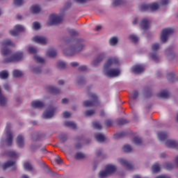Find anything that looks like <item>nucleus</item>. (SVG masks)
I'll return each mask as SVG.
<instances>
[{
	"instance_id": "obj_19",
	"label": "nucleus",
	"mask_w": 178,
	"mask_h": 178,
	"mask_svg": "<svg viewBox=\"0 0 178 178\" xmlns=\"http://www.w3.org/2000/svg\"><path fill=\"white\" fill-rule=\"evenodd\" d=\"M47 90L49 92H50L51 94H59V92H60V90L58 89V88H55L54 86H48L47 88Z\"/></svg>"
},
{
	"instance_id": "obj_36",
	"label": "nucleus",
	"mask_w": 178,
	"mask_h": 178,
	"mask_svg": "<svg viewBox=\"0 0 178 178\" xmlns=\"http://www.w3.org/2000/svg\"><path fill=\"white\" fill-rule=\"evenodd\" d=\"M107 176H110L106 169L104 171H100L99 173V178H104L107 177Z\"/></svg>"
},
{
	"instance_id": "obj_56",
	"label": "nucleus",
	"mask_w": 178,
	"mask_h": 178,
	"mask_svg": "<svg viewBox=\"0 0 178 178\" xmlns=\"http://www.w3.org/2000/svg\"><path fill=\"white\" fill-rule=\"evenodd\" d=\"M86 83V78L84 76L78 77V84H84Z\"/></svg>"
},
{
	"instance_id": "obj_13",
	"label": "nucleus",
	"mask_w": 178,
	"mask_h": 178,
	"mask_svg": "<svg viewBox=\"0 0 178 178\" xmlns=\"http://www.w3.org/2000/svg\"><path fill=\"white\" fill-rule=\"evenodd\" d=\"M165 144L168 148H178V143L176 140L168 139Z\"/></svg>"
},
{
	"instance_id": "obj_29",
	"label": "nucleus",
	"mask_w": 178,
	"mask_h": 178,
	"mask_svg": "<svg viewBox=\"0 0 178 178\" xmlns=\"http://www.w3.org/2000/svg\"><path fill=\"white\" fill-rule=\"evenodd\" d=\"M152 170L154 173H159V172H161V167L159 166V163H155L152 167Z\"/></svg>"
},
{
	"instance_id": "obj_41",
	"label": "nucleus",
	"mask_w": 178,
	"mask_h": 178,
	"mask_svg": "<svg viewBox=\"0 0 178 178\" xmlns=\"http://www.w3.org/2000/svg\"><path fill=\"white\" fill-rule=\"evenodd\" d=\"M173 163L169 162L165 163L164 165V168L165 169H166V170H172V169H173Z\"/></svg>"
},
{
	"instance_id": "obj_35",
	"label": "nucleus",
	"mask_w": 178,
	"mask_h": 178,
	"mask_svg": "<svg viewBox=\"0 0 178 178\" xmlns=\"http://www.w3.org/2000/svg\"><path fill=\"white\" fill-rule=\"evenodd\" d=\"M23 72L19 70H15L13 72V75L14 77H22Z\"/></svg>"
},
{
	"instance_id": "obj_34",
	"label": "nucleus",
	"mask_w": 178,
	"mask_h": 178,
	"mask_svg": "<svg viewBox=\"0 0 178 178\" xmlns=\"http://www.w3.org/2000/svg\"><path fill=\"white\" fill-rule=\"evenodd\" d=\"M8 77H9V74L6 70H3L0 72V79L5 80V79H8Z\"/></svg>"
},
{
	"instance_id": "obj_22",
	"label": "nucleus",
	"mask_w": 178,
	"mask_h": 178,
	"mask_svg": "<svg viewBox=\"0 0 178 178\" xmlns=\"http://www.w3.org/2000/svg\"><path fill=\"white\" fill-rule=\"evenodd\" d=\"M106 170L107 171V173L111 175V173L116 172V167L112 165H107L106 166Z\"/></svg>"
},
{
	"instance_id": "obj_3",
	"label": "nucleus",
	"mask_w": 178,
	"mask_h": 178,
	"mask_svg": "<svg viewBox=\"0 0 178 178\" xmlns=\"http://www.w3.org/2000/svg\"><path fill=\"white\" fill-rule=\"evenodd\" d=\"M1 55H4L5 56L10 55V50L6 47H13L14 44L12 43V41L9 39L3 40L1 42Z\"/></svg>"
},
{
	"instance_id": "obj_21",
	"label": "nucleus",
	"mask_w": 178,
	"mask_h": 178,
	"mask_svg": "<svg viewBox=\"0 0 178 178\" xmlns=\"http://www.w3.org/2000/svg\"><path fill=\"white\" fill-rule=\"evenodd\" d=\"M31 12L34 15L40 13V12H41V8H40L38 5H33L31 7Z\"/></svg>"
},
{
	"instance_id": "obj_47",
	"label": "nucleus",
	"mask_w": 178,
	"mask_h": 178,
	"mask_svg": "<svg viewBox=\"0 0 178 178\" xmlns=\"http://www.w3.org/2000/svg\"><path fill=\"white\" fill-rule=\"evenodd\" d=\"M158 138L160 140V141H165L168 138L167 134H159Z\"/></svg>"
},
{
	"instance_id": "obj_57",
	"label": "nucleus",
	"mask_w": 178,
	"mask_h": 178,
	"mask_svg": "<svg viewBox=\"0 0 178 178\" xmlns=\"http://www.w3.org/2000/svg\"><path fill=\"white\" fill-rule=\"evenodd\" d=\"M113 124V122L112 121V120H106L105 121V125L107 127H111L112 125Z\"/></svg>"
},
{
	"instance_id": "obj_14",
	"label": "nucleus",
	"mask_w": 178,
	"mask_h": 178,
	"mask_svg": "<svg viewBox=\"0 0 178 178\" xmlns=\"http://www.w3.org/2000/svg\"><path fill=\"white\" fill-rule=\"evenodd\" d=\"M55 111H56V108H52L50 111H44L43 113L44 119H51L55 114Z\"/></svg>"
},
{
	"instance_id": "obj_48",
	"label": "nucleus",
	"mask_w": 178,
	"mask_h": 178,
	"mask_svg": "<svg viewBox=\"0 0 178 178\" xmlns=\"http://www.w3.org/2000/svg\"><path fill=\"white\" fill-rule=\"evenodd\" d=\"M13 3L16 6H22L24 3V1L23 0H13Z\"/></svg>"
},
{
	"instance_id": "obj_12",
	"label": "nucleus",
	"mask_w": 178,
	"mask_h": 178,
	"mask_svg": "<svg viewBox=\"0 0 178 178\" xmlns=\"http://www.w3.org/2000/svg\"><path fill=\"white\" fill-rule=\"evenodd\" d=\"M105 59V53H101L99 54L95 60L92 62V66H98L100 62H102Z\"/></svg>"
},
{
	"instance_id": "obj_17",
	"label": "nucleus",
	"mask_w": 178,
	"mask_h": 178,
	"mask_svg": "<svg viewBox=\"0 0 178 178\" xmlns=\"http://www.w3.org/2000/svg\"><path fill=\"white\" fill-rule=\"evenodd\" d=\"M140 26L145 31V30L149 29V22L147 19H143L140 22Z\"/></svg>"
},
{
	"instance_id": "obj_43",
	"label": "nucleus",
	"mask_w": 178,
	"mask_h": 178,
	"mask_svg": "<svg viewBox=\"0 0 178 178\" xmlns=\"http://www.w3.org/2000/svg\"><path fill=\"white\" fill-rule=\"evenodd\" d=\"M123 0H113V6H119L120 5H123Z\"/></svg>"
},
{
	"instance_id": "obj_54",
	"label": "nucleus",
	"mask_w": 178,
	"mask_h": 178,
	"mask_svg": "<svg viewBox=\"0 0 178 178\" xmlns=\"http://www.w3.org/2000/svg\"><path fill=\"white\" fill-rule=\"evenodd\" d=\"M138 98V92L137 90H134L131 94V99L134 101Z\"/></svg>"
},
{
	"instance_id": "obj_2",
	"label": "nucleus",
	"mask_w": 178,
	"mask_h": 178,
	"mask_svg": "<svg viewBox=\"0 0 178 178\" xmlns=\"http://www.w3.org/2000/svg\"><path fill=\"white\" fill-rule=\"evenodd\" d=\"M90 100H86L83 102L85 108H91V106H98L99 105V99L97 94L90 92L88 94Z\"/></svg>"
},
{
	"instance_id": "obj_5",
	"label": "nucleus",
	"mask_w": 178,
	"mask_h": 178,
	"mask_svg": "<svg viewBox=\"0 0 178 178\" xmlns=\"http://www.w3.org/2000/svg\"><path fill=\"white\" fill-rule=\"evenodd\" d=\"M23 58V53L17 52L12 56L7 58L3 60V63H9L10 62H19V60H22Z\"/></svg>"
},
{
	"instance_id": "obj_60",
	"label": "nucleus",
	"mask_w": 178,
	"mask_h": 178,
	"mask_svg": "<svg viewBox=\"0 0 178 178\" xmlns=\"http://www.w3.org/2000/svg\"><path fill=\"white\" fill-rule=\"evenodd\" d=\"M72 114H70V113L69 111H65L63 113V118H65V119H69V118H70Z\"/></svg>"
},
{
	"instance_id": "obj_61",
	"label": "nucleus",
	"mask_w": 178,
	"mask_h": 178,
	"mask_svg": "<svg viewBox=\"0 0 178 178\" xmlns=\"http://www.w3.org/2000/svg\"><path fill=\"white\" fill-rule=\"evenodd\" d=\"M78 70H79V72H86V70H87V66L81 65L79 67Z\"/></svg>"
},
{
	"instance_id": "obj_53",
	"label": "nucleus",
	"mask_w": 178,
	"mask_h": 178,
	"mask_svg": "<svg viewBox=\"0 0 178 178\" xmlns=\"http://www.w3.org/2000/svg\"><path fill=\"white\" fill-rule=\"evenodd\" d=\"M94 113H95V111L94 110H88L85 112V115L86 116H92V115H94Z\"/></svg>"
},
{
	"instance_id": "obj_18",
	"label": "nucleus",
	"mask_w": 178,
	"mask_h": 178,
	"mask_svg": "<svg viewBox=\"0 0 178 178\" xmlns=\"http://www.w3.org/2000/svg\"><path fill=\"white\" fill-rule=\"evenodd\" d=\"M64 125L65 126V127H69L70 129H72L73 130H76L77 129V125L72 121H66L64 123Z\"/></svg>"
},
{
	"instance_id": "obj_59",
	"label": "nucleus",
	"mask_w": 178,
	"mask_h": 178,
	"mask_svg": "<svg viewBox=\"0 0 178 178\" xmlns=\"http://www.w3.org/2000/svg\"><path fill=\"white\" fill-rule=\"evenodd\" d=\"M175 73L171 72L167 74L168 79H169V80H171V81H173V79H175Z\"/></svg>"
},
{
	"instance_id": "obj_62",
	"label": "nucleus",
	"mask_w": 178,
	"mask_h": 178,
	"mask_svg": "<svg viewBox=\"0 0 178 178\" xmlns=\"http://www.w3.org/2000/svg\"><path fill=\"white\" fill-rule=\"evenodd\" d=\"M8 155L10 158H16V153L15 152H9Z\"/></svg>"
},
{
	"instance_id": "obj_6",
	"label": "nucleus",
	"mask_w": 178,
	"mask_h": 178,
	"mask_svg": "<svg viewBox=\"0 0 178 178\" xmlns=\"http://www.w3.org/2000/svg\"><path fill=\"white\" fill-rule=\"evenodd\" d=\"M172 33H175L173 29L166 28L162 30L160 40L161 42H166L169 35H172Z\"/></svg>"
},
{
	"instance_id": "obj_10",
	"label": "nucleus",
	"mask_w": 178,
	"mask_h": 178,
	"mask_svg": "<svg viewBox=\"0 0 178 178\" xmlns=\"http://www.w3.org/2000/svg\"><path fill=\"white\" fill-rule=\"evenodd\" d=\"M120 163H121L122 166L126 168L127 170H133V163H131V161H129L124 159H120Z\"/></svg>"
},
{
	"instance_id": "obj_49",
	"label": "nucleus",
	"mask_w": 178,
	"mask_h": 178,
	"mask_svg": "<svg viewBox=\"0 0 178 178\" xmlns=\"http://www.w3.org/2000/svg\"><path fill=\"white\" fill-rule=\"evenodd\" d=\"M92 127L97 130H101L102 129V126L98 122H92Z\"/></svg>"
},
{
	"instance_id": "obj_38",
	"label": "nucleus",
	"mask_w": 178,
	"mask_h": 178,
	"mask_svg": "<svg viewBox=\"0 0 178 178\" xmlns=\"http://www.w3.org/2000/svg\"><path fill=\"white\" fill-rule=\"evenodd\" d=\"M33 59H34L35 62H36V63H44V62H45L44 58H42L40 56H34Z\"/></svg>"
},
{
	"instance_id": "obj_50",
	"label": "nucleus",
	"mask_w": 178,
	"mask_h": 178,
	"mask_svg": "<svg viewBox=\"0 0 178 178\" xmlns=\"http://www.w3.org/2000/svg\"><path fill=\"white\" fill-rule=\"evenodd\" d=\"M159 49V44L158 43L153 44L152 45V50L153 52H156Z\"/></svg>"
},
{
	"instance_id": "obj_24",
	"label": "nucleus",
	"mask_w": 178,
	"mask_h": 178,
	"mask_svg": "<svg viewBox=\"0 0 178 178\" xmlns=\"http://www.w3.org/2000/svg\"><path fill=\"white\" fill-rule=\"evenodd\" d=\"M12 143H13V135L8 134L6 136V144L8 147H10L12 145Z\"/></svg>"
},
{
	"instance_id": "obj_30",
	"label": "nucleus",
	"mask_w": 178,
	"mask_h": 178,
	"mask_svg": "<svg viewBox=\"0 0 178 178\" xmlns=\"http://www.w3.org/2000/svg\"><path fill=\"white\" fill-rule=\"evenodd\" d=\"M67 135L66 134H60L58 135V139L59 141L62 143H66V141H67Z\"/></svg>"
},
{
	"instance_id": "obj_32",
	"label": "nucleus",
	"mask_w": 178,
	"mask_h": 178,
	"mask_svg": "<svg viewBox=\"0 0 178 178\" xmlns=\"http://www.w3.org/2000/svg\"><path fill=\"white\" fill-rule=\"evenodd\" d=\"M67 31L70 37H77V35H79V32L75 29H67Z\"/></svg>"
},
{
	"instance_id": "obj_40",
	"label": "nucleus",
	"mask_w": 178,
	"mask_h": 178,
	"mask_svg": "<svg viewBox=\"0 0 178 178\" xmlns=\"http://www.w3.org/2000/svg\"><path fill=\"white\" fill-rule=\"evenodd\" d=\"M122 149L124 152H131V150L133 149L131 148V146L130 145H125L123 146Z\"/></svg>"
},
{
	"instance_id": "obj_20",
	"label": "nucleus",
	"mask_w": 178,
	"mask_h": 178,
	"mask_svg": "<svg viewBox=\"0 0 178 178\" xmlns=\"http://www.w3.org/2000/svg\"><path fill=\"white\" fill-rule=\"evenodd\" d=\"M32 108H43L44 104L39 100H35L31 103Z\"/></svg>"
},
{
	"instance_id": "obj_39",
	"label": "nucleus",
	"mask_w": 178,
	"mask_h": 178,
	"mask_svg": "<svg viewBox=\"0 0 178 178\" xmlns=\"http://www.w3.org/2000/svg\"><path fill=\"white\" fill-rule=\"evenodd\" d=\"M129 122L126 119L120 118L117 120V124H119L120 126H122V124H127Z\"/></svg>"
},
{
	"instance_id": "obj_64",
	"label": "nucleus",
	"mask_w": 178,
	"mask_h": 178,
	"mask_svg": "<svg viewBox=\"0 0 178 178\" xmlns=\"http://www.w3.org/2000/svg\"><path fill=\"white\" fill-rule=\"evenodd\" d=\"M70 6H72V2L70 1H69L67 3H65V10L69 9V8H70Z\"/></svg>"
},
{
	"instance_id": "obj_58",
	"label": "nucleus",
	"mask_w": 178,
	"mask_h": 178,
	"mask_svg": "<svg viewBox=\"0 0 178 178\" xmlns=\"http://www.w3.org/2000/svg\"><path fill=\"white\" fill-rule=\"evenodd\" d=\"M150 57L153 60H154V62H158V60H159V58H158V56H156V54L155 53L150 54Z\"/></svg>"
},
{
	"instance_id": "obj_7",
	"label": "nucleus",
	"mask_w": 178,
	"mask_h": 178,
	"mask_svg": "<svg viewBox=\"0 0 178 178\" xmlns=\"http://www.w3.org/2000/svg\"><path fill=\"white\" fill-rule=\"evenodd\" d=\"M59 23H62V17L55 14H51L49 17L47 24V26H54V24H59Z\"/></svg>"
},
{
	"instance_id": "obj_26",
	"label": "nucleus",
	"mask_w": 178,
	"mask_h": 178,
	"mask_svg": "<svg viewBox=\"0 0 178 178\" xmlns=\"http://www.w3.org/2000/svg\"><path fill=\"white\" fill-rule=\"evenodd\" d=\"M132 143H134L135 145H141L143 144V139L138 136H136L133 138Z\"/></svg>"
},
{
	"instance_id": "obj_9",
	"label": "nucleus",
	"mask_w": 178,
	"mask_h": 178,
	"mask_svg": "<svg viewBox=\"0 0 178 178\" xmlns=\"http://www.w3.org/2000/svg\"><path fill=\"white\" fill-rule=\"evenodd\" d=\"M145 70V68L143 65H136L131 67V72L134 73V74H140V73H143Z\"/></svg>"
},
{
	"instance_id": "obj_8",
	"label": "nucleus",
	"mask_w": 178,
	"mask_h": 178,
	"mask_svg": "<svg viewBox=\"0 0 178 178\" xmlns=\"http://www.w3.org/2000/svg\"><path fill=\"white\" fill-rule=\"evenodd\" d=\"M22 31H24V27L20 24H17L15 26L14 30L10 31V34L13 35V37H16L19 35V33H22Z\"/></svg>"
},
{
	"instance_id": "obj_27",
	"label": "nucleus",
	"mask_w": 178,
	"mask_h": 178,
	"mask_svg": "<svg viewBox=\"0 0 178 178\" xmlns=\"http://www.w3.org/2000/svg\"><path fill=\"white\" fill-rule=\"evenodd\" d=\"M158 98H169V92L166 90H163L160 93L157 94Z\"/></svg>"
},
{
	"instance_id": "obj_63",
	"label": "nucleus",
	"mask_w": 178,
	"mask_h": 178,
	"mask_svg": "<svg viewBox=\"0 0 178 178\" xmlns=\"http://www.w3.org/2000/svg\"><path fill=\"white\" fill-rule=\"evenodd\" d=\"M169 0H161L160 5H162L163 6H165V5H168L169 3Z\"/></svg>"
},
{
	"instance_id": "obj_4",
	"label": "nucleus",
	"mask_w": 178,
	"mask_h": 178,
	"mask_svg": "<svg viewBox=\"0 0 178 178\" xmlns=\"http://www.w3.org/2000/svg\"><path fill=\"white\" fill-rule=\"evenodd\" d=\"M159 9V5L157 3H152L150 4H142L140 6V12H154V10H158Z\"/></svg>"
},
{
	"instance_id": "obj_37",
	"label": "nucleus",
	"mask_w": 178,
	"mask_h": 178,
	"mask_svg": "<svg viewBox=\"0 0 178 178\" xmlns=\"http://www.w3.org/2000/svg\"><path fill=\"white\" fill-rule=\"evenodd\" d=\"M24 169L25 170H29V172H31V170H33V165H31V164H30V163L29 162L24 163Z\"/></svg>"
},
{
	"instance_id": "obj_25",
	"label": "nucleus",
	"mask_w": 178,
	"mask_h": 178,
	"mask_svg": "<svg viewBox=\"0 0 178 178\" xmlns=\"http://www.w3.org/2000/svg\"><path fill=\"white\" fill-rule=\"evenodd\" d=\"M15 163H16V161H8L6 162L3 165V170H6V169H8V168H10V166H15Z\"/></svg>"
},
{
	"instance_id": "obj_11",
	"label": "nucleus",
	"mask_w": 178,
	"mask_h": 178,
	"mask_svg": "<svg viewBox=\"0 0 178 178\" xmlns=\"http://www.w3.org/2000/svg\"><path fill=\"white\" fill-rule=\"evenodd\" d=\"M32 40L36 44H42V45H45L47 44V39L44 37L36 35L32 38Z\"/></svg>"
},
{
	"instance_id": "obj_46",
	"label": "nucleus",
	"mask_w": 178,
	"mask_h": 178,
	"mask_svg": "<svg viewBox=\"0 0 178 178\" xmlns=\"http://www.w3.org/2000/svg\"><path fill=\"white\" fill-rule=\"evenodd\" d=\"M129 40H131V41L132 42H138V38L137 36H136V35H131L129 37Z\"/></svg>"
},
{
	"instance_id": "obj_33",
	"label": "nucleus",
	"mask_w": 178,
	"mask_h": 178,
	"mask_svg": "<svg viewBox=\"0 0 178 178\" xmlns=\"http://www.w3.org/2000/svg\"><path fill=\"white\" fill-rule=\"evenodd\" d=\"M86 158V154L83 152H76L75 154V159H84Z\"/></svg>"
},
{
	"instance_id": "obj_55",
	"label": "nucleus",
	"mask_w": 178,
	"mask_h": 178,
	"mask_svg": "<svg viewBox=\"0 0 178 178\" xmlns=\"http://www.w3.org/2000/svg\"><path fill=\"white\" fill-rule=\"evenodd\" d=\"M124 134H114L113 136V138H114V140H119L120 138H123L124 137Z\"/></svg>"
},
{
	"instance_id": "obj_28",
	"label": "nucleus",
	"mask_w": 178,
	"mask_h": 178,
	"mask_svg": "<svg viewBox=\"0 0 178 178\" xmlns=\"http://www.w3.org/2000/svg\"><path fill=\"white\" fill-rule=\"evenodd\" d=\"M6 102H7V99L2 95V92H1V89H0V106H5V105H6Z\"/></svg>"
},
{
	"instance_id": "obj_44",
	"label": "nucleus",
	"mask_w": 178,
	"mask_h": 178,
	"mask_svg": "<svg viewBox=\"0 0 178 178\" xmlns=\"http://www.w3.org/2000/svg\"><path fill=\"white\" fill-rule=\"evenodd\" d=\"M28 52L33 55H35V54H37V49L34 47H29L28 49Z\"/></svg>"
},
{
	"instance_id": "obj_42",
	"label": "nucleus",
	"mask_w": 178,
	"mask_h": 178,
	"mask_svg": "<svg viewBox=\"0 0 178 178\" xmlns=\"http://www.w3.org/2000/svg\"><path fill=\"white\" fill-rule=\"evenodd\" d=\"M57 67L58 69H65V67H66V63H65L63 61H58L57 63Z\"/></svg>"
},
{
	"instance_id": "obj_1",
	"label": "nucleus",
	"mask_w": 178,
	"mask_h": 178,
	"mask_svg": "<svg viewBox=\"0 0 178 178\" xmlns=\"http://www.w3.org/2000/svg\"><path fill=\"white\" fill-rule=\"evenodd\" d=\"M120 63L119 59L116 57H112L108 59L104 66V72H106L107 77H118L120 74V70L119 68H111L112 66H119Z\"/></svg>"
},
{
	"instance_id": "obj_15",
	"label": "nucleus",
	"mask_w": 178,
	"mask_h": 178,
	"mask_svg": "<svg viewBox=\"0 0 178 178\" xmlns=\"http://www.w3.org/2000/svg\"><path fill=\"white\" fill-rule=\"evenodd\" d=\"M84 46L81 44H79L77 47L73 51V53H67V50H63V54L67 55V56H73L74 55V52H80L83 49Z\"/></svg>"
},
{
	"instance_id": "obj_52",
	"label": "nucleus",
	"mask_w": 178,
	"mask_h": 178,
	"mask_svg": "<svg viewBox=\"0 0 178 178\" xmlns=\"http://www.w3.org/2000/svg\"><path fill=\"white\" fill-rule=\"evenodd\" d=\"M118 39L115 37L112 38L111 40H110V45H116V44H118Z\"/></svg>"
},
{
	"instance_id": "obj_31",
	"label": "nucleus",
	"mask_w": 178,
	"mask_h": 178,
	"mask_svg": "<svg viewBox=\"0 0 178 178\" xmlns=\"http://www.w3.org/2000/svg\"><path fill=\"white\" fill-rule=\"evenodd\" d=\"M95 138L98 143H104L105 141V136L102 134L96 135Z\"/></svg>"
},
{
	"instance_id": "obj_23",
	"label": "nucleus",
	"mask_w": 178,
	"mask_h": 178,
	"mask_svg": "<svg viewBox=\"0 0 178 178\" xmlns=\"http://www.w3.org/2000/svg\"><path fill=\"white\" fill-rule=\"evenodd\" d=\"M46 55L49 58H55V56H56V55H57L56 50H55L54 49H49L47 51Z\"/></svg>"
},
{
	"instance_id": "obj_16",
	"label": "nucleus",
	"mask_w": 178,
	"mask_h": 178,
	"mask_svg": "<svg viewBox=\"0 0 178 178\" xmlns=\"http://www.w3.org/2000/svg\"><path fill=\"white\" fill-rule=\"evenodd\" d=\"M16 143L17 147H19V148H23L24 147V138H23V136H22L21 135H19L17 137Z\"/></svg>"
},
{
	"instance_id": "obj_51",
	"label": "nucleus",
	"mask_w": 178,
	"mask_h": 178,
	"mask_svg": "<svg viewBox=\"0 0 178 178\" xmlns=\"http://www.w3.org/2000/svg\"><path fill=\"white\" fill-rule=\"evenodd\" d=\"M42 72L41 67H36L33 69V72L35 74H40V73Z\"/></svg>"
},
{
	"instance_id": "obj_45",
	"label": "nucleus",
	"mask_w": 178,
	"mask_h": 178,
	"mask_svg": "<svg viewBox=\"0 0 178 178\" xmlns=\"http://www.w3.org/2000/svg\"><path fill=\"white\" fill-rule=\"evenodd\" d=\"M41 29V25L40 22H35L33 23V30H40Z\"/></svg>"
}]
</instances>
